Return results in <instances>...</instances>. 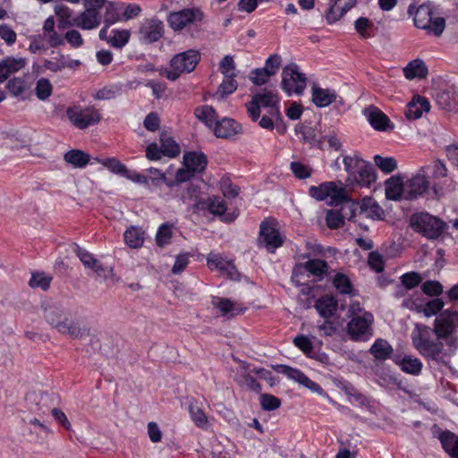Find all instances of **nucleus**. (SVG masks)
Wrapping results in <instances>:
<instances>
[{"mask_svg":"<svg viewBox=\"0 0 458 458\" xmlns=\"http://www.w3.org/2000/svg\"><path fill=\"white\" fill-rule=\"evenodd\" d=\"M411 225L414 231L421 233L428 239H437L446 227V224L428 213L413 215Z\"/></svg>","mask_w":458,"mask_h":458,"instance_id":"nucleus-6","label":"nucleus"},{"mask_svg":"<svg viewBox=\"0 0 458 458\" xmlns=\"http://www.w3.org/2000/svg\"><path fill=\"white\" fill-rule=\"evenodd\" d=\"M278 98L276 93L269 90L257 93L252 96L250 102L246 104L247 111L252 121L256 122L260 115V108H267L274 104H278Z\"/></svg>","mask_w":458,"mask_h":458,"instance_id":"nucleus-13","label":"nucleus"},{"mask_svg":"<svg viewBox=\"0 0 458 458\" xmlns=\"http://www.w3.org/2000/svg\"><path fill=\"white\" fill-rule=\"evenodd\" d=\"M296 269H304L315 276L323 277L327 273L328 264L324 260L316 259H310L301 266H298L295 270Z\"/></svg>","mask_w":458,"mask_h":458,"instance_id":"nucleus-38","label":"nucleus"},{"mask_svg":"<svg viewBox=\"0 0 458 458\" xmlns=\"http://www.w3.org/2000/svg\"><path fill=\"white\" fill-rule=\"evenodd\" d=\"M458 311L440 312L430 327L417 323L411 334L416 351L428 362L445 365L458 349Z\"/></svg>","mask_w":458,"mask_h":458,"instance_id":"nucleus-1","label":"nucleus"},{"mask_svg":"<svg viewBox=\"0 0 458 458\" xmlns=\"http://www.w3.org/2000/svg\"><path fill=\"white\" fill-rule=\"evenodd\" d=\"M430 104L424 97L417 96L407 105L405 115L408 119H418L424 112H428Z\"/></svg>","mask_w":458,"mask_h":458,"instance_id":"nucleus-24","label":"nucleus"},{"mask_svg":"<svg viewBox=\"0 0 458 458\" xmlns=\"http://www.w3.org/2000/svg\"><path fill=\"white\" fill-rule=\"evenodd\" d=\"M219 70L224 74L225 77L236 76L234 72L235 64L233 56L225 55L220 62Z\"/></svg>","mask_w":458,"mask_h":458,"instance_id":"nucleus-60","label":"nucleus"},{"mask_svg":"<svg viewBox=\"0 0 458 458\" xmlns=\"http://www.w3.org/2000/svg\"><path fill=\"white\" fill-rule=\"evenodd\" d=\"M439 440L443 449L451 458H458V436L454 433L445 430L439 436Z\"/></svg>","mask_w":458,"mask_h":458,"instance_id":"nucleus-29","label":"nucleus"},{"mask_svg":"<svg viewBox=\"0 0 458 458\" xmlns=\"http://www.w3.org/2000/svg\"><path fill=\"white\" fill-rule=\"evenodd\" d=\"M401 369L407 373L414 376H418L422 369V362L418 358L411 356H404L401 360L396 362Z\"/></svg>","mask_w":458,"mask_h":458,"instance_id":"nucleus-41","label":"nucleus"},{"mask_svg":"<svg viewBox=\"0 0 458 458\" xmlns=\"http://www.w3.org/2000/svg\"><path fill=\"white\" fill-rule=\"evenodd\" d=\"M193 208L195 210L208 209L210 213L217 216L223 215L226 210L224 201H219L216 198L209 199L208 201H198L194 203Z\"/></svg>","mask_w":458,"mask_h":458,"instance_id":"nucleus-36","label":"nucleus"},{"mask_svg":"<svg viewBox=\"0 0 458 458\" xmlns=\"http://www.w3.org/2000/svg\"><path fill=\"white\" fill-rule=\"evenodd\" d=\"M326 222L329 228L337 229L344 225V216L337 210H328L326 216Z\"/></svg>","mask_w":458,"mask_h":458,"instance_id":"nucleus-53","label":"nucleus"},{"mask_svg":"<svg viewBox=\"0 0 458 458\" xmlns=\"http://www.w3.org/2000/svg\"><path fill=\"white\" fill-rule=\"evenodd\" d=\"M6 88L12 96L21 99H26L30 95L29 86L22 78L10 80L6 84Z\"/></svg>","mask_w":458,"mask_h":458,"instance_id":"nucleus-35","label":"nucleus"},{"mask_svg":"<svg viewBox=\"0 0 458 458\" xmlns=\"http://www.w3.org/2000/svg\"><path fill=\"white\" fill-rule=\"evenodd\" d=\"M312 102L318 107H326L335 102L337 94L335 90L329 89H322L314 85L311 89Z\"/></svg>","mask_w":458,"mask_h":458,"instance_id":"nucleus-22","label":"nucleus"},{"mask_svg":"<svg viewBox=\"0 0 458 458\" xmlns=\"http://www.w3.org/2000/svg\"><path fill=\"white\" fill-rule=\"evenodd\" d=\"M368 263L369 267L377 273L384 270L385 263L383 257L376 251H372L369 254Z\"/></svg>","mask_w":458,"mask_h":458,"instance_id":"nucleus-62","label":"nucleus"},{"mask_svg":"<svg viewBox=\"0 0 458 458\" xmlns=\"http://www.w3.org/2000/svg\"><path fill=\"white\" fill-rule=\"evenodd\" d=\"M343 163L347 173L346 182L348 185L370 187L376 182L377 174L374 166L359 156H345Z\"/></svg>","mask_w":458,"mask_h":458,"instance_id":"nucleus-2","label":"nucleus"},{"mask_svg":"<svg viewBox=\"0 0 458 458\" xmlns=\"http://www.w3.org/2000/svg\"><path fill=\"white\" fill-rule=\"evenodd\" d=\"M3 61L7 66L11 74L21 70L26 65V59L21 57H6Z\"/></svg>","mask_w":458,"mask_h":458,"instance_id":"nucleus-63","label":"nucleus"},{"mask_svg":"<svg viewBox=\"0 0 458 458\" xmlns=\"http://www.w3.org/2000/svg\"><path fill=\"white\" fill-rule=\"evenodd\" d=\"M234 77L235 76L225 77L223 82L220 84L217 94L220 95L222 98L229 94H232L237 89L238 84L234 80Z\"/></svg>","mask_w":458,"mask_h":458,"instance_id":"nucleus-55","label":"nucleus"},{"mask_svg":"<svg viewBox=\"0 0 458 458\" xmlns=\"http://www.w3.org/2000/svg\"><path fill=\"white\" fill-rule=\"evenodd\" d=\"M44 317L47 322L62 335L80 339L86 334V330L80 326L79 322L69 318L61 308L55 306L46 308Z\"/></svg>","mask_w":458,"mask_h":458,"instance_id":"nucleus-3","label":"nucleus"},{"mask_svg":"<svg viewBox=\"0 0 458 458\" xmlns=\"http://www.w3.org/2000/svg\"><path fill=\"white\" fill-rule=\"evenodd\" d=\"M221 190L223 194L226 198H235L238 196L240 188L236 185H233L231 180L227 177H223L220 182Z\"/></svg>","mask_w":458,"mask_h":458,"instance_id":"nucleus-61","label":"nucleus"},{"mask_svg":"<svg viewBox=\"0 0 458 458\" xmlns=\"http://www.w3.org/2000/svg\"><path fill=\"white\" fill-rule=\"evenodd\" d=\"M64 159L72 166L81 168L89 164L90 156L82 150L72 149L64 154Z\"/></svg>","mask_w":458,"mask_h":458,"instance_id":"nucleus-37","label":"nucleus"},{"mask_svg":"<svg viewBox=\"0 0 458 458\" xmlns=\"http://www.w3.org/2000/svg\"><path fill=\"white\" fill-rule=\"evenodd\" d=\"M360 214L374 220H383L385 211L379 204L371 197L363 198L360 203Z\"/></svg>","mask_w":458,"mask_h":458,"instance_id":"nucleus-21","label":"nucleus"},{"mask_svg":"<svg viewBox=\"0 0 458 458\" xmlns=\"http://www.w3.org/2000/svg\"><path fill=\"white\" fill-rule=\"evenodd\" d=\"M72 247L85 267L92 269L98 277L105 280L107 278L108 273L112 272V268L105 267L90 252L82 249L77 243H72Z\"/></svg>","mask_w":458,"mask_h":458,"instance_id":"nucleus-15","label":"nucleus"},{"mask_svg":"<svg viewBox=\"0 0 458 458\" xmlns=\"http://www.w3.org/2000/svg\"><path fill=\"white\" fill-rule=\"evenodd\" d=\"M259 242L271 252L282 246L283 239L276 228L275 219L267 218L260 224Z\"/></svg>","mask_w":458,"mask_h":458,"instance_id":"nucleus-11","label":"nucleus"},{"mask_svg":"<svg viewBox=\"0 0 458 458\" xmlns=\"http://www.w3.org/2000/svg\"><path fill=\"white\" fill-rule=\"evenodd\" d=\"M444 307V301L441 299L436 298L428 301L425 305L420 304V312L426 317L437 315Z\"/></svg>","mask_w":458,"mask_h":458,"instance_id":"nucleus-52","label":"nucleus"},{"mask_svg":"<svg viewBox=\"0 0 458 458\" xmlns=\"http://www.w3.org/2000/svg\"><path fill=\"white\" fill-rule=\"evenodd\" d=\"M105 8L106 13L104 16V22L107 24V26L123 21V2H106Z\"/></svg>","mask_w":458,"mask_h":458,"instance_id":"nucleus-28","label":"nucleus"},{"mask_svg":"<svg viewBox=\"0 0 458 458\" xmlns=\"http://www.w3.org/2000/svg\"><path fill=\"white\" fill-rule=\"evenodd\" d=\"M51 280V277L46 276L44 274L33 273L29 284L32 288L39 287L46 291L49 288Z\"/></svg>","mask_w":458,"mask_h":458,"instance_id":"nucleus-56","label":"nucleus"},{"mask_svg":"<svg viewBox=\"0 0 458 458\" xmlns=\"http://www.w3.org/2000/svg\"><path fill=\"white\" fill-rule=\"evenodd\" d=\"M260 405L264 411H275L281 406V400L269 394H262L260 395Z\"/></svg>","mask_w":458,"mask_h":458,"instance_id":"nucleus-54","label":"nucleus"},{"mask_svg":"<svg viewBox=\"0 0 458 458\" xmlns=\"http://www.w3.org/2000/svg\"><path fill=\"white\" fill-rule=\"evenodd\" d=\"M402 284L407 289L411 290L419 285L422 280L421 276L417 272H409L403 274L400 277Z\"/></svg>","mask_w":458,"mask_h":458,"instance_id":"nucleus-57","label":"nucleus"},{"mask_svg":"<svg viewBox=\"0 0 458 458\" xmlns=\"http://www.w3.org/2000/svg\"><path fill=\"white\" fill-rule=\"evenodd\" d=\"M385 191L386 199L398 200L402 195L405 197V183L400 176H392L385 182Z\"/></svg>","mask_w":458,"mask_h":458,"instance_id":"nucleus-23","label":"nucleus"},{"mask_svg":"<svg viewBox=\"0 0 458 458\" xmlns=\"http://www.w3.org/2000/svg\"><path fill=\"white\" fill-rule=\"evenodd\" d=\"M66 115L73 126L80 130H84L89 126L98 123L101 120V114L94 106L81 107L74 106L68 107Z\"/></svg>","mask_w":458,"mask_h":458,"instance_id":"nucleus-8","label":"nucleus"},{"mask_svg":"<svg viewBox=\"0 0 458 458\" xmlns=\"http://www.w3.org/2000/svg\"><path fill=\"white\" fill-rule=\"evenodd\" d=\"M191 419L195 425L202 429H208L209 427L208 420L203 410L197 403H191L189 405Z\"/></svg>","mask_w":458,"mask_h":458,"instance_id":"nucleus-43","label":"nucleus"},{"mask_svg":"<svg viewBox=\"0 0 458 458\" xmlns=\"http://www.w3.org/2000/svg\"><path fill=\"white\" fill-rule=\"evenodd\" d=\"M207 165L208 159L203 153L188 152L183 157V165L191 167L195 173H202Z\"/></svg>","mask_w":458,"mask_h":458,"instance_id":"nucleus-27","label":"nucleus"},{"mask_svg":"<svg viewBox=\"0 0 458 458\" xmlns=\"http://www.w3.org/2000/svg\"><path fill=\"white\" fill-rule=\"evenodd\" d=\"M81 64L79 60H73L64 55L61 52L56 53V56L53 60L45 59L43 67L53 72H61L65 68L73 69Z\"/></svg>","mask_w":458,"mask_h":458,"instance_id":"nucleus-20","label":"nucleus"},{"mask_svg":"<svg viewBox=\"0 0 458 458\" xmlns=\"http://www.w3.org/2000/svg\"><path fill=\"white\" fill-rule=\"evenodd\" d=\"M430 182L421 168L405 182V199L413 200L429 191Z\"/></svg>","mask_w":458,"mask_h":458,"instance_id":"nucleus-12","label":"nucleus"},{"mask_svg":"<svg viewBox=\"0 0 458 458\" xmlns=\"http://www.w3.org/2000/svg\"><path fill=\"white\" fill-rule=\"evenodd\" d=\"M213 130L215 135L222 139H229L242 133V125L231 118H223L216 121Z\"/></svg>","mask_w":458,"mask_h":458,"instance_id":"nucleus-18","label":"nucleus"},{"mask_svg":"<svg viewBox=\"0 0 458 458\" xmlns=\"http://www.w3.org/2000/svg\"><path fill=\"white\" fill-rule=\"evenodd\" d=\"M212 305L218 309L224 316L230 312L232 313V316L243 312L242 309H236L234 303L226 298L213 297Z\"/></svg>","mask_w":458,"mask_h":458,"instance_id":"nucleus-45","label":"nucleus"},{"mask_svg":"<svg viewBox=\"0 0 458 458\" xmlns=\"http://www.w3.org/2000/svg\"><path fill=\"white\" fill-rule=\"evenodd\" d=\"M111 36L108 38V44H110L114 47L122 48L125 46L130 38V31L127 30H114L112 31Z\"/></svg>","mask_w":458,"mask_h":458,"instance_id":"nucleus-48","label":"nucleus"},{"mask_svg":"<svg viewBox=\"0 0 458 458\" xmlns=\"http://www.w3.org/2000/svg\"><path fill=\"white\" fill-rule=\"evenodd\" d=\"M332 283L339 293L354 295L352 284L346 275L343 273H337L334 276Z\"/></svg>","mask_w":458,"mask_h":458,"instance_id":"nucleus-44","label":"nucleus"},{"mask_svg":"<svg viewBox=\"0 0 458 458\" xmlns=\"http://www.w3.org/2000/svg\"><path fill=\"white\" fill-rule=\"evenodd\" d=\"M375 165L385 174H389L397 168V162L394 157H382L376 155L374 157Z\"/></svg>","mask_w":458,"mask_h":458,"instance_id":"nucleus-49","label":"nucleus"},{"mask_svg":"<svg viewBox=\"0 0 458 458\" xmlns=\"http://www.w3.org/2000/svg\"><path fill=\"white\" fill-rule=\"evenodd\" d=\"M160 144L163 156L168 157H176L181 152L180 146L165 131H163L160 134Z\"/></svg>","mask_w":458,"mask_h":458,"instance_id":"nucleus-33","label":"nucleus"},{"mask_svg":"<svg viewBox=\"0 0 458 458\" xmlns=\"http://www.w3.org/2000/svg\"><path fill=\"white\" fill-rule=\"evenodd\" d=\"M173 228L174 225L168 223L162 224L159 226L156 235V242L157 246L164 247L171 242V239L174 233Z\"/></svg>","mask_w":458,"mask_h":458,"instance_id":"nucleus-46","label":"nucleus"},{"mask_svg":"<svg viewBox=\"0 0 458 458\" xmlns=\"http://www.w3.org/2000/svg\"><path fill=\"white\" fill-rule=\"evenodd\" d=\"M293 344L307 355L313 351L312 342L305 335H297L293 339Z\"/></svg>","mask_w":458,"mask_h":458,"instance_id":"nucleus-64","label":"nucleus"},{"mask_svg":"<svg viewBox=\"0 0 458 458\" xmlns=\"http://www.w3.org/2000/svg\"><path fill=\"white\" fill-rule=\"evenodd\" d=\"M403 73L409 80L414 78L424 79L428 75V68L422 60L414 59L403 69Z\"/></svg>","mask_w":458,"mask_h":458,"instance_id":"nucleus-32","label":"nucleus"},{"mask_svg":"<svg viewBox=\"0 0 458 458\" xmlns=\"http://www.w3.org/2000/svg\"><path fill=\"white\" fill-rule=\"evenodd\" d=\"M195 114L199 120L210 128H214L216 121H218L216 110L210 106H203L196 108Z\"/></svg>","mask_w":458,"mask_h":458,"instance_id":"nucleus-42","label":"nucleus"},{"mask_svg":"<svg viewBox=\"0 0 458 458\" xmlns=\"http://www.w3.org/2000/svg\"><path fill=\"white\" fill-rule=\"evenodd\" d=\"M306 84L307 78L304 73L299 72L296 64H290L283 69L281 87L288 95L292 93L301 95Z\"/></svg>","mask_w":458,"mask_h":458,"instance_id":"nucleus-9","label":"nucleus"},{"mask_svg":"<svg viewBox=\"0 0 458 458\" xmlns=\"http://www.w3.org/2000/svg\"><path fill=\"white\" fill-rule=\"evenodd\" d=\"M35 91L38 99L46 100L51 96L53 86L48 79L41 78L37 81Z\"/></svg>","mask_w":458,"mask_h":458,"instance_id":"nucleus-50","label":"nucleus"},{"mask_svg":"<svg viewBox=\"0 0 458 458\" xmlns=\"http://www.w3.org/2000/svg\"><path fill=\"white\" fill-rule=\"evenodd\" d=\"M271 76L269 72L263 67L252 70L250 79L255 85L261 86L267 83Z\"/></svg>","mask_w":458,"mask_h":458,"instance_id":"nucleus-58","label":"nucleus"},{"mask_svg":"<svg viewBox=\"0 0 458 458\" xmlns=\"http://www.w3.org/2000/svg\"><path fill=\"white\" fill-rule=\"evenodd\" d=\"M435 100L437 105L444 110H453L458 106L457 96L453 90H440L436 93Z\"/></svg>","mask_w":458,"mask_h":458,"instance_id":"nucleus-31","label":"nucleus"},{"mask_svg":"<svg viewBox=\"0 0 458 458\" xmlns=\"http://www.w3.org/2000/svg\"><path fill=\"white\" fill-rule=\"evenodd\" d=\"M327 185H328L327 189V198H330L332 204L339 205L347 200L348 196L342 182H339L337 184L335 182H327Z\"/></svg>","mask_w":458,"mask_h":458,"instance_id":"nucleus-34","label":"nucleus"},{"mask_svg":"<svg viewBox=\"0 0 458 458\" xmlns=\"http://www.w3.org/2000/svg\"><path fill=\"white\" fill-rule=\"evenodd\" d=\"M203 13L199 8H185L171 13L167 17L169 26L174 30H182L187 24L201 21Z\"/></svg>","mask_w":458,"mask_h":458,"instance_id":"nucleus-14","label":"nucleus"},{"mask_svg":"<svg viewBox=\"0 0 458 458\" xmlns=\"http://www.w3.org/2000/svg\"><path fill=\"white\" fill-rule=\"evenodd\" d=\"M421 172L434 180H439L447 176V168L441 160H434L431 164L421 166Z\"/></svg>","mask_w":458,"mask_h":458,"instance_id":"nucleus-39","label":"nucleus"},{"mask_svg":"<svg viewBox=\"0 0 458 458\" xmlns=\"http://www.w3.org/2000/svg\"><path fill=\"white\" fill-rule=\"evenodd\" d=\"M164 34V23L157 17L145 19L140 23L137 32L139 41L147 45L158 41Z\"/></svg>","mask_w":458,"mask_h":458,"instance_id":"nucleus-10","label":"nucleus"},{"mask_svg":"<svg viewBox=\"0 0 458 458\" xmlns=\"http://www.w3.org/2000/svg\"><path fill=\"white\" fill-rule=\"evenodd\" d=\"M144 234L145 233L140 228L131 226L123 233L124 242L130 248H140L144 242Z\"/></svg>","mask_w":458,"mask_h":458,"instance_id":"nucleus-40","label":"nucleus"},{"mask_svg":"<svg viewBox=\"0 0 458 458\" xmlns=\"http://www.w3.org/2000/svg\"><path fill=\"white\" fill-rule=\"evenodd\" d=\"M408 13L413 15L414 25L427 30L428 33L437 37L440 36L445 28V20L442 17H433V6L430 3L420 4L415 9L411 4Z\"/></svg>","mask_w":458,"mask_h":458,"instance_id":"nucleus-4","label":"nucleus"},{"mask_svg":"<svg viewBox=\"0 0 458 458\" xmlns=\"http://www.w3.org/2000/svg\"><path fill=\"white\" fill-rule=\"evenodd\" d=\"M199 59V53L193 49L177 54L170 61L172 70H165L164 75L170 81H176L182 73L191 72Z\"/></svg>","mask_w":458,"mask_h":458,"instance_id":"nucleus-5","label":"nucleus"},{"mask_svg":"<svg viewBox=\"0 0 458 458\" xmlns=\"http://www.w3.org/2000/svg\"><path fill=\"white\" fill-rule=\"evenodd\" d=\"M102 164L108 168L111 172L120 174L124 177H130V172L126 166L116 158H106L102 161Z\"/></svg>","mask_w":458,"mask_h":458,"instance_id":"nucleus-51","label":"nucleus"},{"mask_svg":"<svg viewBox=\"0 0 458 458\" xmlns=\"http://www.w3.org/2000/svg\"><path fill=\"white\" fill-rule=\"evenodd\" d=\"M394 352L392 345L385 339L378 338L371 345L369 353L376 360L384 361L391 357Z\"/></svg>","mask_w":458,"mask_h":458,"instance_id":"nucleus-26","label":"nucleus"},{"mask_svg":"<svg viewBox=\"0 0 458 458\" xmlns=\"http://www.w3.org/2000/svg\"><path fill=\"white\" fill-rule=\"evenodd\" d=\"M295 131L302 136V140L305 142L310 143L311 146L318 147L319 149L324 148L322 138L318 136L315 128L302 123L295 127Z\"/></svg>","mask_w":458,"mask_h":458,"instance_id":"nucleus-30","label":"nucleus"},{"mask_svg":"<svg viewBox=\"0 0 458 458\" xmlns=\"http://www.w3.org/2000/svg\"><path fill=\"white\" fill-rule=\"evenodd\" d=\"M337 301L330 295H325L318 299L315 308L324 318H331L337 310Z\"/></svg>","mask_w":458,"mask_h":458,"instance_id":"nucleus-25","label":"nucleus"},{"mask_svg":"<svg viewBox=\"0 0 458 458\" xmlns=\"http://www.w3.org/2000/svg\"><path fill=\"white\" fill-rule=\"evenodd\" d=\"M290 168L294 176L298 179H307L311 175V169L300 162H292Z\"/></svg>","mask_w":458,"mask_h":458,"instance_id":"nucleus-59","label":"nucleus"},{"mask_svg":"<svg viewBox=\"0 0 458 458\" xmlns=\"http://www.w3.org/2000/svg\"><path fill=\"white\" fill-rule=\"evenodd\" d=\"M272 368L277 373L285 375L288 378L293 379L299 384H301V381L305 375L301 370L284 364L273 365Z\"/></svg>","mask_w":458,"mask_h":458,"instance_id":"nucleus-47","label":"nucleus"},{"mask_svg":"<svg viewBox=\"0 0 458 458\" xmlns=\"http://www.w3.org/2000/svg\"><path fill=\"white\" fill-rule=\"evenodd\" d=\"M358 0H329V5L325 12L327 24H334L339 21L348 11L353 8Z\"/></svg>","mask_w":458,"mask_h":458,"instance_id":"nucleus-16","label":"nucleus"},{"mask_svg":"<svg viewBox=\"0 0 458 458\" xmlns=\"http://www.w3.org/2000/svg\"><path fill=\"white\" fill-rule=\"evenodd\" d=\"M369 124L378 131H387L394 129V124L386 114L375 106H369L363 110Z\"/></svg>","mask_w":458,"mask_h":458,"instance_id":"nucleus-17","label":"nucleus"},{"mask_svg":"<svg viewBox=\"0 0 458 458\" xmlns=\"http://www.w3.org/2000/svg\"><path fill=\"white\" fill-rule=\"evenodd\" d=\"M102 15L95 8H85V10L75 17V26L82 30H93L101 23Z\"/></svg>","mask_w":458,"mask_h":458,"instance_id":"nucleus-19","label":"nucleus"},{"mask_svg":"<svg viewBox=\"0 0 458 458\" xmlns=\"http://www.w3.org/2000/svg\"><path fill=\"white\" fill-rule=\"evenodd\" d=\"M374 317L369 312L355 315L347 324V334L355 342H366L373 335Z\"/></svg>","mask_w":458,"mask_h":458,"instance_id":"nucleus-7","label":"nucleus"}]
</instances>
